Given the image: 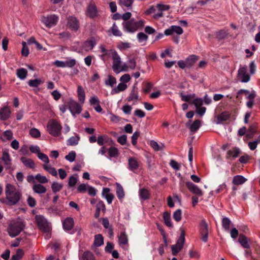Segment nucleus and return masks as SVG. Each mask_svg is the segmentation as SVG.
Wrapping results in <instances>:
<instances>
[{
	"instance_id": "f03ea898",
	"label": "nucleus",
	"mask_w": 260,
	"mask_h": 260,
	"mask_svg": "<svg viewBox=\"0 0 260 260\" xmlns=\"http://www.w3.org/2000/svg\"><path fill=\"white\" fill-rule=\"evenodd\" d=\"M122 25L124 31L129 33H134L143 27L145 25V21L143 20L135 21L134 18H132L128 21L123 22Z\"/></svg>"
},
{
	"instance_id": "680f3d73",
	"label": "nucleus",
	"mask_w": 260,
	"mask_h": 260,
	"mask_svg": "<svg viewBox=\"0 0 260 260\" xmlns=\"http://www.w3.org/2000/svg\"><path fill=\"white\" fill-rule=\"evenodd\" d=\"M148 38V36L143 32H141L137 34V39L139 43L146 42Z\"/></svg>"
},
{
	"instance_id": "6e6d98bb",
	"label": "nucleus",
	"mask_w": 260,
	"mask_h": 260,
	"mask_svg": "<svg viewBox=\"0 0 260 260\" xmlns=\"http://www.w3.org/2000/svg\"><path fill=\"white\" fill-rule=\"evenodd\" d=\"M107 136L105 135H100L97 138V143L100 146H103L104 144L107 142Z\"/></svg>"
},
{
	"instance_id": "dca6fc26",
	"label": "nucleus",
	"mask_w": 260,
	"mask_h": 260,
	"mask_svg": "<svg viewBox=\"0 0 260 260\" xmlns=\"http://www.w3.org/2000/svg\"><path fill=\"white\" fill-rule=\"evenodd\" d=\"M12 112L10 107L8 105L4 106L0 109V120H7L11 117Z\"/></svg>"
},
{
	"instance_id": "603ef678",
	"label": "nucleus",
	"mask_w": 260,
	"mask_h": 260,
	"mask_svg": "<svg viewBox=\"0 0 260 260\" xmlns=\"http://www.w3.org/2000/svg\"><path fill=\"white\" fill-rule=\"evenodd\" d=\"M231 223V221L229 218L225 217L222 218V226L226 231H229Z\"/></svg>"
},
{
	"instance_id": "39448f33",
	"label": "nucleus",
	"mask_w": 260,
	"mask_h": 260,
	"mask_svg": "<svg viewBox=\"0 0 260 260\" xmlns=\"http://www.w3.org/2000/svg\"><path fill=\"white\" fill-rule=\"evenodd\" d=\"M62 126L61 124L55 119L50 120L47 124V131L51 136L58 137L61 135Z\"/></svg>"
},
{
	"instance_id": "cd10ccee",
	"label": "nucleus",
	"mask_w": 260,
	"mask_h": 260,
	"mask_svg": "<svg viewBox=\"0 0 260 260\" xmlns=\"http://www.w3.org/2000/svg\"><path fill=\"white\" fill-rule=\"evenodd\" d=\"M20 160L25 166L27 168L34 169L35 167L34 161L30 158L23 156L21 157Z\"/></svg>"
},
{
	"instance_id": "052dcab7",
	"label": "nucleus",
	"mask_w": 260,
	"mask_h": 260,
	"mask_svg": "<svg viewBox=\"0 0 260 260\" xmlns=\"http://www.w3.org/2000/svg\"><path fill=\"white\" fill-rule=\"evenodd\" d=\"M76 153L75 151H72L69 153L68 155L65 156V158L69 161L73 162L76 158Z\"/></svg>"
},
{
	"instance_id": "20e7f679",
	"label": "nucleus",
	"mask_w": 260,
	"mask_h": 260,
	"mask_svg": "<svg viewBox=\"0 0 260 260\" xmlns=\"http://www.w3.org/2000/svg\"><path fill=\"white\" fill-rule=\"evenodd\" d=\"M111 56L113 60L112 69L115 73H119L121 71L127 70V67L125 64L121 66L120 57L115 50L111 51Z\"/></svg>"
},
{
	"instance_id": "13d9d810",
	"label": "nucleus",
	"mask_w": 260,
	"mask_h": 260,
	"mask_svg": "<svg viewBox=\"0 0 260 260\" xmlns=\"http://www.w3.org/2000/svg\"><path fill=\"white\" fill-rule=\"evenodd\" d=\"M131 47V44L128 42H121L118 43L117 47L120 50H124Z\"/></svg>"
},
{
	"instance_id": "c03bdc74",
	"label": "nucleus",
	"mask_w": 260,
	"mask_h": 260,
	"mask_svg": "<svg viewBox=\"0 0 260 260\" xmlns=\"http://www.w3.org/2000/svg\"><path fill=\"white\" fill-rule=\"evenodd\" d=\"M80 137L78 136H73L70 138L67 141V145L69 146H75L78 144Z\"/></svg>"
},
{
	"instance_id": "2eb2a0df",
	"label": "nucleus",
	"mask_w": 260,
	"mask_h": 260,
	"mask_svg": "<svg viewBox=\"0 0 260 260\" xmlns=\"http://www.w3.org/2000/svg\"><path fill=\"white\" fill-rule=\"evenodd\" d=\"M200 232L202 236V240L204 242H207L208 238V226L205 220H202L200 224Z\"/></svg>"
},
{
	"instance_id": "5fc2aeb1",
	"label": "nucleus",
	"mask_w": 260,
	"mask_h": 260,
	"mask_svg": "<svg viewBox=\"0 0 260 260\" xmlns=\"http://www.w3.org/2000/svg\"><path fill=\"white\" fill-rule=\"evenodd\" d=\"M35 178L40 184L47 183L49 181L46 176H42L40 174H37Z\"/></svg>"
},
{
	"instance_id": "f8f14e48",
	"label": "nucleus",
	"mask_w": 260,
	"mask_h": 260,
	"mask_svg": "<svg viewBox=\"0 0 260 260\" xmlns=\"http://www.w3.org/2000/svg\"><path fill=\"white\" fill-rule=\"evenodd\" d=\"M98 40V38L92 37L83 42L82 47L86 51H91L96 45Z\"/></svg>"
},
{
	"instance_id": "e2e57ef3",
	"label": "nucleus",
	"mask_w": 260,
	"mask_h": 260,
	"mask_svg": "<svg viewBox=\"0 0 260 260\" xmlns=\"http://www.w3.org/2000/svg\"><path fill=\"white\" fill-rule=\"evenodd\" d=\"M38 158L41 160L42 161H43L45 164H49V159L48 157V156L43 153H41V152L39 153V154L37 155Z\"/></svg>"
},
{
	"instance_id": "6ab92c4d",
	"label": "nucleus",
	"mask_w": 260,
	"mask_h": 260,
	"mask_svg": "<svg viewBox=\"0 0 260 260\" xmlns=\"http://www.w3.org/2000/svg\"><path fill=\"white\" fill-rule=\"evenodd\" d=\"M186 185L189 191L193 194H196L199 196H202L203 195V192L201 189L191 182H187L186 183Z\"/></svg>"
},
{
	"instance_id": "aec40b11",
	"label": "nucleus",
	"mask_w": 260,
	"mask_h": 260,
	"mask_svg": "<svg viewBox=\"0 0 260 260\" xmlns=\"http://www.w3.org/2000/svg\"><path fill=\"white\" fill-rule=\"evenodd\" d=\"M34 192L39 194H44L46 192V188L40 183H34L32 186Z\"/></svg>"
},
{
	"instance_id": "4468645a",
	"label": "nucleus",
	"mask_w": 260,
	"mask_h": 260,
	"mask_svg": "<svg viewBox=\"0 0 260 260\" xmlns=\"http://www.w3.org/2000/svg\"><path fill=\"white\" fill-rule=\"evenodd\" d=\"M69 107L70 112L74 116L76 114H79L82 111V106L77 102L72 100L69 102Z\"/></svg>"
},
{
	"instance_id": "79ce46f5",
	"label": "nucleus",
	"mask_w": 260,
	"mask_h": 260,
	"mask_svg": "<svg viewBox=\"0 0 260 260\" xmlns=\"http://www.w3.org/2000/svg\"><path fill=\"white\" fill-rule=\"evenodd\" d=\"M104 244V238L102 235L98 234L94 236V245L99 247Z\"/></svg>"
},
{
	"instance_id": "7ed1b4c3",
	"label": "nucleus",
	"mask_w": 260,
	"mask_h": 260,
	"mask_svg": "<svg viewBox=\"0 0 260 260\" xmlns=\"http://www.w3.org/2000/svg\"><path fill=\"white\" fill-rule=\"evenodd\" d=\"M24 226L23 222L19 219L12 221L8 228L9 236L11 237L18 236L24 229Z\"/></svg>"
},
{
	"instance_id": "4c0bfd02",
	"label": "nucleus",
	"mask_w": 260,
	"mask_h": 260,
	"mask_svg": "<svg viewBox=\"0 0 260 260\" xmlns=\"http://www.w3.org/2000/svg\"><path fill=\"white\" fill-rule=\"evenodd\" d=\"M240 153V150L237 147H235L231 150H230L227 152V155L229 157H232L233 158H236L239 155Z\"/></svg>"
},
{
	"instance_id": "a878e982",
	"label": "nucleus",
	"mask_w": 260,
	"mask_h": 260,
	"mask_svg": "<svg viewBox=\"0 0 260 260\" xmlns=\"http://www.w3.org/2000/svg\"><path fill=\"white\" fill-rule=\"evenodd\" d=\"M238 242L243 248L245 249L250 248V246L249 244L248 239L245 235L240 234L238 238Z\"/></svg>"
},
{
	"instance_id": "338daca9",
	"label": "nucleus",
	"mask_w": 260,
	"mask_h": 260,
	"mask_svg": "<svg viewBox=\"0 0 260 260\" xmlns=\"http://www.w3.org/2000/svg\"><path fill=\"white\" fill-rule=\"evenodd\" d=\"M172 29L173 30V32L176 33L178 35H180L182 34L183 32V30L180 26L172 25Z\"/></svg>"
},
{
	"instance_id": "49530a36",
	"label": "nucleus",
	"mask_w": 260,
	"mask_h": 260,
	"mask_svg": "<svg viewBox=\"0 0 260 260\" xmlns=\"http://www.w3.org/2000/svg\"><path fill=\"white\" fill-rule=\"evenodd\" d=\"M16 73L19 79L21 80H24L27 75V71L25 69L21 68L17 70Z\"/></svg>"
},
{
	"instance_id": "1a4fd4ad",
	"label": "nucleus",
	"mask_w": 260,
	"mask_h": 260,
	"mask_svg": "<svg viewBox=\"0 0 260 260\" xmlns=\"http://www.w3.org/2000/svg\"><path fill=\"white\" fill-rule=\"evenodd\" d=\"M2 160L6 169H10L12 167V158L9 153V150L8 149H3L2 150Z\"/></svg>"
},
{
	"instance_id": "9b49d317",
	"label": "nucleus",
	"mask_w": 260,
	"mask_h": 260,
	"mask_svg": "<svg viewBox=\"0 0 260 260\" xmlns=\"http://www.w3.org/2000/svg\"><path fill=\"white\" fill-rule=\"evenodd\" d=\"M86 15L91 19L99 16L98 9L94 3L91 2L89 4L86 11Z\"/></svg>"
},
{
	"instance_id": "58836bf2",
	"label": "nucleus",
	"mask_w": 260,
	"mask_h": 260,
	"mask_svg": "<svg viewBox=\"0 0 260 260\" xmlns=\"http://www.w3.org/2000/svg\"><path fill=\"white\" fill-rule=\"evenodd\" d=\"M109 32H111L113 36L116 37H120L122 35L121 31L119 29L115 23L113 24Z\"/></svg>"
},
{
	"instance_id": "72a5a7b5",
	"label": "nucleus",
	"mask_w": 260,
	"mask_h": 260,
	"mask_svg": "<svg viewBox=\"0 0 260 260\" xmlns=\"http://www.w3.org/2000/svg\"><path fill=\"white\" fill-rule=\"evenodd\" d=\"M150 145L156 151L162 150L165 147L164 144L161 143L158 144L154 140H151L150 141Z\"/></svg>"
},
{
	"instance_id": "2f4dec72",
	"label": "nucleus",
	"mask_w": 260,
	"mask_h": 260,
	"mask_svg": "<svg viewBox=\"0 0 260 260\" xmlns=\"http://www.w3.org/2000/svg\"><path fill=\"white\" fill-rule=\"evenodd\" d=\"M138 92L134 88L133 89L131 93L129 94V95L127 98V101L128 102H133V104H135L136 103H137V102L138 101Z\"/></svg>"
},
{
	"instance_id": "864d4df0",
	"label": "nucleus",
	"mask_w": 260,
	"mask_h": 260,
	"mask_svg": "<svg viewBox=\"0 0 260 260\" xmlns=\"http://www.w3.org/2000/svg\"><path fill=\"white\" fill-rule=\"evenodd\" d=\"M42 83H43V81L40 79L30 80L28 82L29 86L33 87H37Z\"/></svg>"
},
{
	"instance_id": "6e6552de",
	"label": "nucleus",
	"mask_w": 260,
	"mask_h": 260,
	"mask_svg": "<svg viewBox=\"0 0 260 260\" xmlns=\"http://www.w3.org/2000/svg\"><path fill=\"white\" fill-rule=\"evenodd\" d=\"M76 63V60L75 59L70 58H67L66 61L56 60L53 62V64L58 68H73L75 66Z\"/></svg>"
},
{
	"instance_id": "37998d69",
	"label": "nucleus",
	"mask_w": 260,
	"mask_h": 260,
	"mask_svg": "<svg viewBox=\"0 0 260 260\" xmlns=\"http://www.w3.org/2000/svg\"><path fill=\"white\" fill-rule=\"evenodd\" d=\"M116 194L119 200L123 199L124 197L123 187L119 183H116Z\"/></svg>"
},
{
	"instance_id": "3c124183",
	"label": "nucleus",
	"mask_w": 260,
	"mask_h": 260,
	"mask_svg": "<svg viewBox=\"0 0 260 260\" xmlns=\"http://www.w3.org/2000/svg\"><path fill=\"white\" fill-rule=\"evenodd\" d=\"M63 185L57 182H53L51 185V188L53 193H56L62 188Z\"/></svg>"
},
{
	"instance_id": "f3484780",
	"label": "nucleus",
	"mask_w": 260,
	"mask_h": 260,
	"mask_svg": "<svg viewBox=\"0 0 260 260\" xmlns=\"http://www.w3.org/2000/svg\"><path fill=\"white\" fill-rule=\"evenodd\" d=\"M238 77L242 82L246 83L250 80V76L247 74V68L243 67L238 70Z\"/></svg>"
},
{
	"instance_id": "f704fd0d",
	"label": "nucleus",
	"mask_w": 260,
	"mask_h": 260,
	"mask_svg": "<svg viewBox=\"0 0 260 260\" xmlns=\"http://www.w3.org/2000/svg\"><path fill=\"white\" fill-rule=\"evenodd\" d=\"M79 259L80 260H94V256L91 252L86 251L82 255H79Z\"/></svg>"
},
{
	"instance_id": "423d86ee",
	"label": "nucleus",
	"mask_w": 260,
	"mask_h": 260,
	"mask_svg": "<svg viewBox=\"0 0 260 260\" xmlns=\"http://www.w3.org/2000/svg\"><path fill=\"white\" fill-rule=\"evenodd\" d=\"M185 242V232L183 230H181L180 237L178 239L177 243L171 246L172 254L173 255H176L177 253L183 248Z\"/></svg>"
},
{
	"instance_id": "774afa93",
	"label": "nucleus",
	"mask_w": 260,
	"mask_h": 260,
	"mask_svg": "<svg viewBox=\"0 0 260 260\" xmlns=\"http://www.w3.org/2000/svg\"><path fill=\"white\" fill-rule=\"evenodd\" d=\"M3 137L6 140H11L13 137V133L10 130H7L3 133Z\"/></svg>"
},
{
	"instance_id": "4d7b16f0",
	"label": "nucleus",
	"mask_w": 260,
	"mask_h": 260,
	"mask_svg": "<svg viewBox=\"0 0 260 260\" xmlns=\"http://www.w3.org/2000/svg\"><path fill=\"white\" fill-rule=\"evenodd\" d=\"M174 219L177 222H179L181 219L182 217V211L181 209H177L176 210L173 215Z\"/></svg>"
},
{
	"instance_id": "9d476101",
	"label": "nucleus",
	"mask_w": 260,
	"mask_h": 260,
	"mask_svg": "<svg viewBox=\"0 0 260 260\" xmlns=\"http://www.w3.org/2000/svg\"><path fill=\"white\" fill-rule=\"evenodd\" d=\"M36 220L39 229L45 232L49 231V225L44 216L39 215L36 216Z\"/></svg>"
},
{
	"instance_id": "4be33fe9",
	"label": "nucleus",
	"mask_w": 260,
	"mask_h": 260,
	"mask_svg": "<svg viewBox=\"0 0 260 260\" xmlns=\"http://www.w3.org/2000/svg\"><path fill=\"white\" fill-rule=\"evenodd\" d=\"M118 237V243L121 247H123L128 244V237L125 231L121 232Z\"/></svg>"
},
{
	"instance_id": "a18cd8bd",
	"label": "nucleus",
	"mask_w": 260,
	"mask_h": 260,
	"mask_svg": "<svg viewBox=\"0 0 260 260\" xmlns=\"http://www.w3.org/2000/svg\"><path fill=\"white\" fill-rule=\"evenodd\" d=\"M105 83L106 85L112 87L116 83V79L113 76L109 75L108 79L105 81Z\"/></svg>"
},
{
	"instance_id": "473e14b6",
	"label": "nucleus",
	"mask_w": 260,
	"mask_h": 260,
	"mask_svg": "<svg viewBox=\"0 0 260 260\" xmlns=\"http://www.w3.org/2000/svg\"><path fill=\"white\" fill-rule=\"evenodd\" d=\"M247 179L241 175H236L234 177L232 181L233 184L238 185L244 184Z\"/></svg>"
},
{
	"instance_id": "ea45409f",
	"label": "nucleus",
	"mask_w": 260,
	"mask_h": 260,
	"mask_svg": "<svg viewBox=\"0 0 260 260\" xmlns=\"http://www.w3.org/2000/svg\"><path fill=\"white\" fill-rule=\"evenodd\" d=\"M99 48L101 51V52L103 53V54L101 55V58L102 59H104V57L106 56H110L111 55V51L114 50L113 49L111 50H107L105 46L104 45H101L99 46Z\"/></svg>"
},
{
	"instance_id": "0eeeda50",
	"label": "nucleus",
	"mask_w": 260,
	"mask_h": 260,
	"mask_svg": "<svg viewBox=\"0 0 260 260\" xmlns=\"http://www.w3.org/2000/svg\"><path fill=\"white\" fill-rule=\"evenodd\" d=\"M58 20V17L55 15H51L47 16H43L42 22L48 28L55 25Z\"/></svg>"
},
{
	"instance_id": "c9c22d12",
	"label": "nucleus",
	"mask_w": 260,
	"mask_h": 260,
	"mask_svg": "<svg viewBox=\"0 0 260 260\" xmlns=\"http://www.w3.org/2000/svg\"><path fill=\"white\" fill-rule=\"evenodd\" d=\"M43 168L45 171L49 173L52 176L55 177L57 176V172L56 169L52 167L49 164H44L43 165Z\"/></svg>"
},
{
	"instance_id": "b1692460",
	"label": "nucleus",
	"mask_w": 260,
	"mask_h": 260,
	"mask_svg": "<svg viewBox=\"0 0 260 260\" xmlns=\"http://www.w3.org/2000/svg\"><path fill=\"white\" fill-rule=\"evenodd\" d=\"M134 0H119L118 4L123 9L131 10Z\"/></svg>"
},
{
	"instance_id": "c756f323",
	"label": "nucleus",
	"mask_w": 260,
	"mask_h": 260,
	"mask_svg": "<svg viewBox=\"0 0 260 260\" xmlns=\"http://www.w3.org/2000/svg\"><path fill=\"white\" fill-rule=\"evenodd\" d=\"M77 94L79 101L82 104L84 103L85 98V91L83 87L78 85L77 88Z\"/></svg>"
},
{
	"instance_id": "ddd939ff",
	"label": "nucleus",
	"mask_w": 260,
	"mask_h": 260,
	"mask_svg": "<svg viewBox=\"0 0 260 260\" xmlns=\"http://www.w3.org/2000/svg\"><path fill=\"white\" fill-rule=\"evenodd\" d=\"M67 25L69 28L74 31H77L80 27L78 19L74 16H69L67 19Z\"/></svg>"
},
{
	"instance_id": "a211bd4d",
	"label": "nucleus",
	"mask_w": 260,
	"mask_h": 260,
	"mask_svg": "<svg viewBox=\"0 0 260 260\" xmlns=\"http://www.w3.org/2000/svg\"><path fill=\"white\" fill-rule=\"evenodd\" d=\"M157 10V13L153 15L155 19H158L163 16V11H168L170 9V6L168 5L158 4L156 6Z\"/></svg>"
},
{
	"instance_id": "c85d7f7f",
	"label": "nucleus",
	"mask_w": 260,
	"mask_h": 260,
	"mask_svg": "<svg viewBox=\"0 0 260 260\" xmlns=\"http://www.w3.org/2000/svg\"><path fill=\"white\" fill-rule=\"evenodd\" d=\"M230 117V114L228 112L224 111L217 116V123L220 124L223 121H225L229 119Z\"/></svg>"
},
{
	"instance_id": "69168bd1",
	"label": "nucleus",
	"mask_w": 260,
	"mask_h": 260,
	"mask_svg": "<svg viewBox=\"0 0 260 260\" xmlns=\"http://www.w3.org/2000/svg\"><path fill=\"white\" fill-rule=\"evenodd\" d=\"M89 187L86 184L82 183L80 184L77 187V191L79 193H83L87 191L88 187Z\"/></svg>"
},
{
	"instance_id": "bf43d9fd",
	"label": "nucleus",
	"mask_w": 260,
	"mask_h": 260,
	"mask_svg": "<svg viewBox=\"0 0 260 260\" xmlns=\"http://www.w3.org/2000/svg\"><path fill=\"white\" fill-rule=\"evenodd\" d=\"M29 135L34 138H38L40 137L41 133L38 129L32 128L29 130Z\"/></svg>"
},
{
	"instance_id": "bb28decb",
	"label": "nucleus",
	"mask_w": 260,
	"mask_h": 260,
	"mask_svg": "<svg viewBox=\"0 0 260 260\" xmlns=\"http://www.w3.org/2000/svg\"><path fill=\"white\" fill-rule=\"evenodd\" d=\"M127 87L126 84L124 83H120L118 84L117 86L112 89L111 93L112 94H115L119 93L120 92L125 90Z\"/></svg>"
},
{
	"instance_id": "e433bc0d",
	"label": "nucleus",
	"mask_w": 260,
	"mask_h": 260,
	"mask_svg": "<svg viewBox=\"0 0 260 260\" xmlns=\"http://www.w3.org/2000/svg\"><path fill=\"white\" fill-rule=\"evenodd\" d=\"M150 193L146 188H142L139 190V196L141 200H146L149 198Z\"/></svg>"
},
{
	"instance_id": "8fccbe9b",
	"label": "nucleus",
	"mask_w": 260,
	"mask_h": 260,
	"mask_svg": "<svg viewBox=\"0 0 260 260\" xmlns=\"http://www.w3.org/2000/svg\"><path fill=\"white\" fill-rule=\"evenodd\" d=\"M108 151L110 157H116L118 156V150L116 147H111L108 149Z\"/></svg>"
},
{
	"instance_id": "a19ab883",
	"label": "nucleus",
	"mask_w": 260,
	"mask_h": 260,
	"mask_svg": "<svg viewBox=\"0 0 260 260\" xmlns=\"http://www.w3.org/2000/svg\"><path fill=\"white\" fill-rule=\"evenodd\" d=\"M163 218L164 220L165 223L167 226L169 228L173 227V224L171 221V216L170 213L167 212H164L163 214Z\"/></svg>"
},
{
	"instance_id": "f257e3e1",
	"label": "nucleus",
	"mask_w": 260,
	"mask_h": 260,
	"mask_svg": "<svg viewBox=\"0 0 260 260\" xmlns=\"http://www.w3.org/2000/svg\"><path fill=\"white\" fill-rule=\"evenodd\" d=\"M5 193L6 198L11 205L16 204L20 199L21 196L20 191L14 185L7 184L6 186Z\"/></svg>"
},
{
	"instance_id": "09e8293b",
	"label": "nucleus",
	"mask_w": 260,
	"mask_h": 260,
	"mask_svg": "<svg viewBox=\"0 0 260 260\" xmlns=\"http://www.w3.org/2000/svg\"><path fill=\"white\" fill-rule=\"evenodd\" d=\"M257 124L256 123H254L251 124L248 130V135L249 136H253L257 133Z\"/></svg>"
},
{
	"instance_id": "de8ad7c7",
	"label": "nucleus",
	"mask_w": 260,
	"mask_h": 260,
	"mask_svg": "<svg viewBox=\"0 0 260 260\" xmlns=\"http://www.w3.org/2000/svg\"><path fill=\"white\" fill-rule=\"evenodd\" d=\"M24 252L21 249H18L15 254L13 255L11 260H20L23 257Z\"/></svg>"
},
{
	"instance_id": "412c9836",
	"label": "nucleus",
	"mask_w": 260,
	"mask_h": 260,
	"mask_svg": "<svg viewBox=\"0 0 260 260\" xmlns=\"http://www.w3.org/2000/svg\"><path fill=\"white\" fill-rule=\"evenodd\" d=\"M102 195L106 199L109 204L112 203L114 196L112 193H110V189L109 188L106 187L103 189Z\"/></svg>"
},
{
	"instance_id": "5701e85b",
	"label": "nucleus",
	"mask_w": 260,
	"mask_h": 260,
	"mask_svg": "<svg viewBox=\"0 0 260 260\" xmlns=\"http://www.w3.org/2000/svg\"><path fill=\"white\" fill-rule=\"evenodd\" d=\"M74 221L72 218L67 217L62 222L63 228L66 231L71 230L74 226Z\"/></svg>"
},
{
	"instance_id": "393cba45",
	"label": "nucleus",
	"mask_w": 260,
	"mask_h": 260,
	"mask_svg": "<svg viewBox=\"0 0 260 260\" xmlns=\"http://www.w3.org/2000/svg\"><path fill=\"white\" fill-rule=\"evenodd\" d=\"M139 168V163L134 157H130L128 159V169L129 170L135 172Z\"/></svg>"
},
{
	"instance_id": "0e129e2a",
	"label": "nucleus",
	"mask_w": 260,
	"mask_h": 260,
	"mask_svg": "<svg viewBox=\"0 0 260 260\" xmlns=\"http://www.w3.org/2000/svg\"><path fill=\"white\" fill-rule=\"evenodd\" d=\"M201 122L199 120H195L190 126V130L192 132H196L200 127Z\"/></svg>"
},
{
	"instance_id": "7c9ffc66",
	"label": "nucleus",
	"mask_w": 260,
	"mask_h": 260,
	"mask_svg": "<svg viewBox=\"0 0 260 260\" xmlns=\"http://www.w3.org/2000/svg\"><path fill=\"white\" fill-rule=\"evenodd\" d=\"M198 57L195 55H191L189 56L185 60L186 63L187 68H189L191 67L198 60Z\"/></svg>"
}]
</instances>
